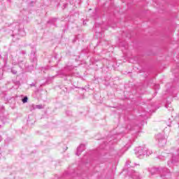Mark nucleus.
Segmentation results:
<instances>
[{"label":"nucleus","mask_w":179,"mask_h":179,"mask_svg":"<svg viewBox=\"0 0 179 179\" xmlns=\"http://www.w3.org/2000/svg\"><path fill=\"white\" fill-rule=\"evenodd\" d=\"M146 152V148L145 147H137L135 149V154L136 155L137 157H141V156H143L145 152Z\"/></svg>","instance_id":"obj_1"},{"label":"nucleus","mask_w":179,"mask_h":179,"mask_svg":"<svg viewBox=\"0 0 179 179\" xmlns=\"http://www.w3.org/2000/svg\"><path fill=\"white\" fill-rule=\"evenodd\" d=\"M156 138L158 139L159 146H164L167 143V140H166L164 136L162 135V134H157Z\"/></svg>","instance_id":"obj_2"},{"label":"nucleus","mask_w":179,"mask_h":179,"mask_svg":"<svg viewBox=\"0 0 179 179\" xmlns=\"http://www.w3.org/2000/svg\"><path fill=\"white\" fill-rule=\"evenodd\" d=\"M154 170H155L157 173L159 171L161 177H164V176H166V173H169V169L166 168L154 169Z\"/></svg>","instance_id":"obj_3"},{"label":"nucleus","mask_w":179,"mask_h":179,"mask_svg":"<svg viewBox=\"0 0 179 179\" xmlns=\"http://www.w3.org/2000/svg\"><path fill=\"white\" fill-rule=\"evenodd\" d=\"M85 150V144L80 145L77 148V152L76 153V156H80V153Z\"/></svg>","instance_id":"obj_4"},{"label":"nucleus","mask_w":179,"mask_h":179,"mask_svg":"<svg viewBox=\"0 0 179 179\" xmlns=\"http://www.w3.org/2000/svg\"><path fill=\"white\" fill-rule=\"evenodd\" d=\"M29 59L32 64V66H36L37 65V56L30 57Z\"/></svg>","instance_id":"obj_5"},{"label":"nucleus","mask_w":179,"mask_h":179,"mask_svg":"<svg viewBox=\"0 0 179 179\" xmlns=\"http://www.w3.org/2000/svg\"><path fill=\"white\" fill-rule=\"evenodd\" d=\"M36 54H37V50L33 49L31 52L30 57H36Z\"/></svg>","instance_id":"obj_6"},{"label":"nucleus","mask_w":179,"mask_h":179,"mask_svg":"<svg viewBox=\"0 0 179 179\" xmlns=\"http://www.w3.org/2000/svg\"><path fill=\"white\" fill-rule=\"evenodd\" d=\"M57 18H52L50 19L48 23H50L51 24H54L57 22Z\"/></svg>","instance_id":"obj_7"},{"label":"nucleus","mask_w":179,"mask_h":179,"mask_svg":"<svg viewBox=\"0 0 179 179\" xmlns=\"http://www.w3.org/2000/svg\"><path fill=\"white\" fill-rule=\"evenodd\" d=\"M36 105H34V104H32L29 106V110L30 111H34V110H36Z\"/></svg>","instance_id":"obj_8"},{"label":"nucleus","mask_w":179,"mask_h":179,"mask_svg":"<svg viewBox=\"0 0 179 179\" xmlns=\"http://www.w3.org/2000/svg\"><path fill=\"white\" fill-rule=\"evenodd\" d=\"M36 106V109L38 110H42L43 108H44V106L40 104V105H35Z\"/></svg>","instance_id":"obj_9"},{"label":"nucleus","mask_w":179,"mask_h":179,"mask_svg":"<svg viewBox=\"0 0 179 179\" xmlns=\"http://www.w3.org/2000/svg\"><path fill=\"white\" fill-rule=\"evenodd\" d=\"M22 103H27V101H29V98L27 96H24L22 99Z\"/></svg>","instance_id":"obj_10"},{"label":"nucleus","mask_w":179,"mask_h":179,"mask_svg":"<svg viewBox=\"0 0 179 179\" xmlns=\"http://www.w3.org/2000/svg\"><path fill=\"white\" fill-rule=\"evenodd\" d=\"M2 79H3V71L0 69V80H2Z\"/></svg>","instance_id":"obj_11"},{"label":"nucleus","mask_w":179,"mask_h":179,"mask_svg":"<svg viewBox=\"0 0 179 179\" xmlns=\"http://www.w3.org/2000/svg\"><path fill=\"white\" fill-rule=\"evenodd\" d=\"M11 72L13 75H16L17 73V71L15 70V69H11Z\"/></svg>","instance_id":"obj_12"},{"label":"nucleus","mask_w":179,"mask_h":179,"mask_svg":"<svg viewBox=\"0 0 179 179\" xmlns=\"http://www.w3.org/2000/svg\"><path fill=\"white\" fill-rule=\"evenodd\" d=\"M27 52H26V50H21L20 51V54H22V55H26Z\"/></svg>","instance_id":"obj_13"},{"label":"nucleus","mask_w":179,"mask_h":179,"mask_svg":"<svg viewBox=\"0 0 179 179\" xmlns=\"http://www.w3.org/2000/svg\"><path fill=\"white\" fill-rule=\"evenodd\" d=\"M14 84L17 85V86H20V81H14Z\"/></svg>","instance_id":"obj_14"},{"label":"nucleus","mask_w":179,"mask_h":179,"mask_svg":"<svg viewBox=\"0 0 179 179\" xmlns=\"http://www.w3.org/2000/svg\"><path fill=\"white\" fill-rule=\"evenodd\" d=\"M66 69H68L69 71H72V69H73V67H72V66H67V67H66Z\"/></svg>","instance_id":"obj_15"},{"label":"nucleus","mask_w":179,"mask_h":179,"mask_svg":"<svg viewBox=\"0 0 179 179\" xmlns=\"http://www.w3.org/2000/svg\"><path fill=\"white\" fill-rule=\"evenodd\" d=\"M33 86L36 87V83H32L31 84H30L31 87H33Z\"/></svg>","instance_id":"obj_16"},{"label":"nucleus","mask_w":179,"mask_h":179,"mask_svg":"<svg viewBox=\"0 0 179 179\" xmlns=\"http://www.w3.org/2000/svg\"><path fill=\"white\" fill-rule=\"evenodd\" d=\"M2 141V136H0V142Z\"/></svg>","instance_id":"obj_17"},{"label":"nucleus","mask_w":179,"mask_h":179,"mask_svg":"<svg viewBox=\"0 0 179 179\" xmlns=\"http://www.w3.org/2000/svg\"><path fill=\"white\" fill-rule=\"evenodd\" d=\"M157 87V89H159V85H156Z\"/></svg>","instance_id":"obj_18"},{"label":"nucleus","mask_w":179,"mask_h":179,"mask_svg":"<svg viewBox=\"0 0 179 179\" xmlns=\"http://www.w3.org/2000/svg\"><path fill=\"white\" fill-rule=\"evenodd\" d=\"M68 113H69V111H67V112H66V114H68Z\"/></svg>","instance_id":"obj_19"},{"label":"nucleus","mask_w":179,"mask_h":179,"mask_svg":"<svg viewBox=\"0 0 179 179\" xmlns=\"http://www.w3.org/2000/svg\"><path fill=\"white\" fill-rule=\"evenodd\" d=\"M2 127V125H0V128H1Z\"/></svg>","instance_id":"obj_20"}]
</instances>
